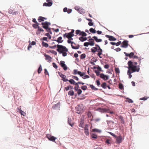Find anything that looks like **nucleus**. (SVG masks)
<instances>
[{
  "mask_svg": "<svg viewBox=\"0 0 149 149\" xmlns=\"http://www.w3.org/2000/svg\"><path fill=\"white\" fill-rule=\"evenodd\" d=\"M119 119L120 120L121 122L122 123H124V121L123 119V116H119Z\"/></svg>",
  "mask_w": 149,
  "mask_h": 149,
  "instance_id": "nucleus-33",
  "label": "nucleus"
},
{
  "mask_svg": "<svg viewBox=\"0 0 149 149\" xmlns=\"http://www.w3.org/2000/svg\"><path fill=\"white\" fill-rule=\"evenodd\" d=\"M95 73H96V75L97 76H99V75L100 76V72H98V71L95 70Z\"/></svg>",
  "mask_w": 149,
  "mask_h": 149,
  "instance_id": "nucleus-59",
  "label": "nucleus"
},
{
  "mask_svg": "<svg viewBox=\"0 0 149 149\" xmlns=\"http://www.w3.org/2000/svg\"><path fill=\"white\" fill-rule=\"evenodd\" d=\"M100 77L104 80H106L109 79V76H108L105 75L103 73H101L100 74Z\"/></svg>",
  "mask_w": 149,
  "mask_h": 149,
  "instance_id": "nucleus-10",
  "label": "nucleus"
},
{
  "mask_svg": "<svg viewBox=\"0 0 149 149\" xmlns=\"http://www.w3.org/2000/svg\"><path fill=\"white\" fill-rule=\"evenodd\" d=\"M79 38V40L82 42L84 41L87 40V38Z\"/></svg>",
  "mask_w": 149,
  "mask_h": 149,
  "instance_id": "nucleus-38",
  "label": "nucleus"
},
{
  "mask_svg": "<svg viewBox=\"0 0 149 149\" xmlns=\"http://www.w3.org/2000/svg\"><path fill=\"white\" fill-rule=\"evenodd\" d=\"M84 119L81 118L79 122V126L80 127L83 128L84 126Z\"/></svg>",
  "mask_w": 149,
  "mask_h": 149,
  "instance_id": "nucleus-17",
  "label": "nucleus"
},
{
  "mask_svg": "<svg viewBox=\"0 0 149 149\" xmlns=\"http://www.w3.org/2000/svg\"><path fill=\"white\" fill-rule=\"evenodd\" d=\"M128 41L125 40L123 42L122 44L123 45L126 46V47H127L128 45Z\"/></svg>",
  "mask_w": 149,
  "mask_h": 149,
  "instance_id": "nucleus-28",
  "label": "nucleus"
},
{
  "mask_svg": "<svg viewBox=\"0 0 149 149\" xmlns=\"http://www.w3.org/2000/svg\"><path fill=\"white\" fill-rule=\"evenodd\" d=\"M41 24L43 28L46 29L47 31L50 32L51 29L49 28V26L51 25V23L50 22L46 21L42 22Z\"/></svg>",
  "mask_w": 149,
  "mask_h": 149,
  "instance_id": "nucleus-3",
  "label": "nucleus"
},
{
  "mask_svg": "<svg viewBox=\"0 0 149 149\" xmlns=\"http://www.w3.org/2000/svg\"><path fill=\"white\" fill-rule=\"evenodd\" d=\"M70 88L71 89H72L73 88L72 87L69 86L67 87H65V89L66 90L68 91L69 90Z\"/></svg>",
  "mask_w": 149,
  "mask_h": 149,
  "instance_id": "nucleus-45",
  "label": "nucleus"
},
{
  "mask_svg": "<svg viewBox=\"0 0 149 149\" xmlns=\"http://www.w3.org/2000/svg\"><path fill=\"white\" fill-rule=\"evenodd\" d=\"M82 92V91L80 89H79L77 90V93L78 95H80Z\"/></svg>",
  "mask_w": 149,
  "mask_h": 149,
  "instance_id": "nucleus-54",
  "label": "nucleus"
},
{
  "mask_svg": "<svg viewBox=\"0 0 149 149\" xmlns=\"http://www.w3.org/2000/svg\"><path fill=\"white\" fill-rule=\"evenodd\" d=\"M89 31L92 33H95L96 31V30L95 29L92 28H91L89 30Z\"/></svg>",
  "mask_w": 149,
  "mask_h": 149,
  "instance_id": "nucleus-35",
  "label": "nucleus"
},
{
  "mask_svg": "<svg viewBox=\"0 0 149 149\" xmlns=\"http://www.w3.org/2000/svg\"><path fill=\"white\" fill-rule=\"evenodd\" d=\"M29 44L28 47V49L29 50L30 49L31 47V45H35L36 44V42L34 41H33L31 43L30 41H29Z\"/></svg>",
  "mask_w": 149,
  "mask_h": 149,
  "instance_id": "nucleus-12",
  "label": "nucleus"
},
{
  "mask_svg": "<svg viewBox=\"0 0 149 149\" xmlns=\"http://www.w3.org/2000/svg\"><path fill=\"white\" fill-rule=\"evenodd\" d=\"M70 83L72 84H74V81L73 79H71L68 81Z\"/></svg>",
  "mask_w": 149,
  "mask_h": 149,
  "instance_id": "nucleus-42",
  "label": "nucleus"
},
{
  "mask_svg": "<svg viewBox=\"0 0 149 149\" xmlns=\"http://www.w3.org/2000/svg\"><path fill=\"white\" fill-rule=\"evenodd\" d=\"M122 141V137L120 136L116 138V142L117 143H119Z\"/></svg>",
  "mask_w": 149,
  "mask_h": 149,
  "instance_id": "nucleus-13",
  "label": "nucleus"
},
{
  "mask_svg": "<svg viewBox=\"0 0 149 149\" xmlns=\"http://www.w3.org/2000/svg\"><path fill=\"white\" fill-rule=\"evenodd\" d=\"M19 113H20L21 115H23L24 116H25L26 115V113L22 110L19 111Z\"/></svg>",
  "mask_w": 149,
  "mask_h": 149,
  "instance_id": "nucleus-40",
  "label": "nucleus"
},
{
  "mask_svg": "<svg viewBox=\"0 0 149 149\" xmlns=\"http://www.w3.org/2000/svg\"><path fill=\"white\" fill-rule=\"evenodd\" d=\"M45 75H49V73L46 69H45Z\"/></svg>",
  "mask_w": 149,
  "mask_h": 149,
  "instance_id": "nucleus-51",
  "label": "nucleus"
},
{
  "mask_svg": "<svg viewBox=\"0 0 149 149\" xmlns=\"http://www.w3.org/2000/svg\"><path fill=\"white\" fill-rule=\"evenodd\" d=\"M128 69L127 74L129 76V78L130 79L132 77L131 73L135 72H139L140 70V66L138 65L137 62L130 61L128 62Z\"/></svg>",
  "mask_w": 149,
  "mask_h": 149,
  "instance_id": "nucleus-1",
  "label": "nucleus"
},
{
  "mask_svg": "<svg viewBox=\"0 0 149 149\" xmlns=\"http://www.w3.org/2000/svg\"><path fill=\"white\" fill-rule=\"evenodd\" d=\"M42 70V68L41 66V65H40L39 68L38 69V73H40L41 72Z\"/></svg>",
  "mask_w": 149,
  "mask_h": 149,
  "instance_id": "nucleus-37",
  "label": "nucleus"
},
{
  "mask_svg": "<svg viewBox=\"0 0 149 149\" xmlns=\"http://www.w3.org/2000/svg\"><path fill=\"white\" fill-rule=\"evenodd\" d=\"M88 45H90L88 42H86L84 43V46L86 47H88Z\"/></svg>",
  "mask_w": 149,
  "mask_h": 149,
  "instance_id": "nucleus-50",
  "label": "nucleus"
},
{
  "mask_svg": "<svg viewBox=\"0 0 149 149\" xmlns=\"http://www.w3.org/2000/svg\"><path fill=\"white\" fill-rule=\"evenodd\" d=\"M43 6H49L48 3H44Z\"/></svg>",
  "mask_w": 149,
  "mask_h": 149,
  "instance_id": "nucleus-64",
  "label": "nucleus"
},
{
  "mask_svg": "<svg viewBox=\"0 0 149 149\" xmlns=\"http://www.w3.org/2000/svg\"><path fill=\"white\" fill-rule=\"evenodd\" d=\"M97 110L98 111L101 112L102 113H109V108H99Z\"/></svg>",
  "mask_w": 149,
  "mask_h": 149,
  "instance_id": "nucleus-5",
  "label": "nucleus"
},
{
  "mask_svg": "<svg viewBox=\"0 0 149 149\" xmlns=\"http://www.w3.org/2000/svg\"><path fill=\"white\" fill-rule=\"evenodd\" d=\"M148 97H143L141 98L140 99V100H147V99L148 98Z\"/></svg>",
  "mask_w": 149,
  "mask_h": 149,
  "instance_id": "nucleus-44",
  "label": "nucleus"
},
{
  "mask_svg": "<svg viewBox=\"0 0 149 149\" xmlns=\"http://www.w3.org/2000/svg\"><path fill=\"white\" fill-rule=\"evenodd\" d=\"M88 116L89 117H91V116H92V114L90 112H88V113L87 114Z\"/></svg>",
  "mask_w": 149,
  "mask_h": 149,
  "instance_id": "nucleus-60",
  "label": "nucleus"
},
{
  "mask_svg": "<svg viewBox=\"0 0 149 149\" xmlns=\"http://www.w3.org/2000/svg\"><path fill=\"white\" fill-rule=\"evenodd\" d=\"M115 71L116 73H119L120 72L119 69L118 68H115Z\"/></svg>",
  "mask_w": 149,
  "mask_h": 149,
  "instance_id": "nucleus-41",
  "label": "nucleus"
},
{
  "mask_svg": "<svg viewBox=\"0 0 149 149\" xmlns=\"http://www.w3.org/2000/svg\"><path fill=\"white\" fill-rule=\"evenodd\" d=\"M97 52H98V53L97 54V55L100 58H102V57L101 56V55L102 54V50L101 51L97 50Z\"/></svg>",
  "mask_w": 149,
  "mask_h": 149,
  "instance_id": "nucleus-25",
  "label": "nucleus"
},
{
  "mask_svg": "<svg viewBox=\"0 0 149 149\" xmlns=\"http://www.w3.org/2000/svg\"><path fill=\"white\" fill-rule=\"evenodd\" d=\"M91 52L94 53L97 51V48L96 47H93L91 49Z\"/></svg>",
  "mask_w": 149,
  "mask_h": 149,
  "instance_id": "nucleus-32",
  "label": "nucleus"
},
{
  "mask_svg": "<svg viewBox=\"0 0 149 149\" xmlns=\"http://www.w3.org/2000/svg\"><path fill=\"white\" fill-rule=\"evenodd\" d=\"M68 38V43H71V46L73 49H74V46H73L72 45V44L73 43V42H71V40H73L72 38Z\"/></svg>",
  "mask_w": 149,
  "mask_h": 149,
  "instance_id": "nucleus-20",
  "label": "nucleus"
},
{
  "mask_svg": "<svg viewBox=\"0 0 149 149\" xmlns=\"http://www.w3.org/2000/svg\"><path fill=\"white\" fill-rule=\"evenodd\" d=\"M92 132H96L98 133H100L101 131L100 130L96 128H95L92 130Z\"/></svg>",
  "mask_w": 149,
  "mask_h": 149,
  "instance_id": "nucleus-23",
  "label": "nucleus"
},
{
  "mask_svg": "<svg viewBox=\"0 0 149 149\" xmlns=\"http://www.w3.org/2000/svg\"><path fill=\"white\" fill-rule=\"evenodd\" d=\"M107 85L106 84L105 82L103 83L102 84H101V86L104 88L105 89L107 87Z\"/></svg>",
  "mask_w": 149,
  "mask_h": 149,
  "instance_id": "nucleus-34",
  "label": "nucleus"
},
{
  "mask_svg": "<svg viewBox=\"0 0 149 149\" xmlns=\"http://www.w3.org/2000/svg\"><path fill=\"white\" fill-rule=\"evenodd\" d=\"M52 65L53 67L55 68V69H57V66L56 64L54 63H52Z\"/></svg>",
  "mask_w": 149,
  "mask_h": 149,
  "instance_id": "nucleus-48",
  "label": "nucleus"
},
{
  "mask_svg": "<svg viewBox=\"0 0 149 149\" xmlns=\"http://www.w3.org/2000/svg\"><path fill=\"white\" fill-rule=\"evenodd\" d=\"M8 13L10 14H12L13 15H16L18 13V11H15L14 10L12 9H10L9 10Z\"/></svg>",
  "mask_w": 149,
  "mask_h": 149,
  "instance_id": "nucleus-11",
  "label": "nucleus"
},
{
  "mask_svg": "<svg viewBox=\"0 0 149 149\" xmlns=\"http://www.w3.org/2000/svg\"><path fill=\"white\" fill-rule=\"evenodd\" d=\"M94 68H97V70L99 71H102L101 68L99 66H98L97 67H94Z\"/></svg>",
  "mask_w": 149,
  "mask_h": 149,
  "instance_id": "nucleus-53",
  "label": "nucleus"
},
{
  "mask_svg": "<svg viewBox=\"0 0 149 149\" xmlns=\"http://www.w3.org/2000/svg\"><path fill=\"white\" fill-rule=\"evenodd\" d=\"M42 45L43 46L45 47H47L48 46V45L47 43H45L43 41L42 42Z\"/></svg>",
  "mask_w": 149,
  "mask_h": 149,
  "instance_id": "nucleus-27",
  "label": "nucleus"
},
{
  "mask_svg": "<svg viewBox=\"0 0 149 149\" xmlns=\"http://www.w3.org/2000/svg\"><path fill=\"white\" fill-rule=\"evenodd\" d=\"M75 10H77L79 13L80 14H83L84 13V10L80 8H78V7H75Z\"/></svg>",
  "mask_w": 149,
  "mask_h": 149,
  "instance_id": "nucleus-15",
  "label": "nucleus"
},
{
  "mask_svg": "<svg viewBox=\"0 0 149 149\" xmlns=\"http://www.w3.org/2000/svg\"><path fill=\"white\" fill-rule=\"evenodd\" d=\"M47 18H45V17H41V16H40L38 17V21L39 22H40L41 21H44L45 20V19H46Z\"/></svg>",
  "mask_w": 149,
  "mask_h": 149,
  "instance_id": "nucleus-21",
  "label": "nucleus"
},
{
  "mask_svg": "<svg viewBox=\"0 0 149 149\" xmlns=\"http://www.w3.org/2000/svg\"><path fill=\"white\" fill-rule=\"evenodd\" d=\"M38 31L42 32H43L44 31L39 26L38 28Z\"/></svg>",
  "mask_w": 149,
  "mask_h": 149,
  "instance_id": "nucleus-58",
  "label": "nucleus"
},
{
  "mask_svg": "<svg viewBox=\"0 0 149 149\" xmlns=\"http://www.w3.org/2000/svg\"><path fill=\"white\" fill-rule=\"evenodd\" d=\"M90 87L92 89L95 91L98 90V89L95 88L93 85H90Z\"/></svg>",
  "mask_w": 149,
  "mask_h": 149,
  "instance_id": "nucleus-29",
  "label": "nucleus"
},
{
  "mask_svg": "<svg viewBox=\"0 0 149 149\" xmlns=\"http://www.w3.org/2000/svg\"><path fill=\"white\" fill-rule=\"evenodd\" d=\"M91 137L93 139H97V136L95 134L92 133L91 136Z\"/></svg>",
  "mask_w": 149,
  "mask_h": 149,
  "instance_id": "nucleus-26",
  "label": "nucleus"
},
{
  "mask_svg": "<svg viewBox=\"0 0 149 149\" xmlns=\"http://www.w3.org/2000/svg\"><path fill=\"white\" fill-rule=\"evenodd\" d=\"M84 133L85 134L87 135L88 136L89 134V132L88 131V130H84Z\"/></svg>",
  "mask_w": 149,
  "mask_h": 149,
  "instance_id": "nucleus-36",
  "label": "nucleus"
},
{
  "mask_svg": "<svg viewBox=\"0 0 149 149\" xmlns=\"http://www.w3.org/2000/svg\"><path fill=\"white\" fill-rule=\"evenodd\" d=\"M62 38H58L57 42L58 43H61L62 42L63 40H61Z\"/></svg>",
  "mask_w": 149,
  "mask_h": 149,
  "instance_id": "nucleus-47",
  "label": "nucleus"
},
{
  "mask_svg": "<svg viewBox=\"0 0 149 149\" xmlns=\"http://www.w3.org/2000/svg\"><path fill=\"white\" fill-rule=\"evenodd\" d=\"M74 30H72L71 32L68 33H66L65 34H64V36H65L66 35V37H72L74 36V34H73V33H74Z\"/></svg>",
  "mask_w": 149,
  "mask_h": 149,
  "instance_id": "nucleus-8",
  "label": "nucleus"
},
{
  "mask_svg": "<svg viewBox=\"0 0 149 149\" xmlns=\"http://www.w3.org/2000/svg\"><path fill=\"white\" fill-rule=\"evenodd\" d=\"M60 77L62 78V80L64 81H68V80L66 79V77L65 75L63 74L60 75Z\"/></svg>",
  "mask_w": 149,
  "mask_h": 149,
  "instance_id": "nucleus-18",
  "label": "nucleus"
},
{
  "mask_svg": "<svg viewBox=\"0 0 149 149\" xmlns=\"http://www.w3.org/2000/svg\"><path fill=\"white\" fill-rule=\"evenodd\" d=\"M57 51L60 54L62 53L63 56H66L67 55L66 52L68 51L67 49L65 47L62 45H57Z\"/></svg>",
  "mask_w": 149,
  "mask_h": 149,
  "instance_id": "nucleus-2",
  "label": "nucleus"
},
{
  "mask_svg": "<svg viewBox=\"0 0 149 149\" xmlns=\"http://www.w3.org/2000/svg\"><path fill=\"white\" fill-rule=\"evenodd\" d=\"M88 125H85V126L84 127V130H88Z\"/></svg>",
  "mask_w": 149,
  "mask_h": 149,
  "instance_id": "nucleus-56",
  "label": "nucleus"
},
{
  "mask_svg": "<svg viewBox=\"0 0 149 149\" xmlns=\"http://www.w3.org/2000/svg\"><path fill=\"white\" fill-rule=\"evenodd\" d=\"M46 1L48 3L49 6H51L52 4V1L51 0H47Z\"/></svg>",
  "mask_w": 149,
  "mask_h": 149,
  "instance_id": "nucleus-24",
  "label": "nucleus"
},
{
  "mask_svg": "<svg viewBox=\"0 0 149 149\" xmlns=\"http://www.w3.org/2000/svg\"><path fill=\"white\" fill-rule=\"evenodd\" d=\"M39 24L38 23H37H37H35V24H33V25L32 26H33V27H34V28H35V29H36L37 28H38L39 26H38Z\"/></svg>",
  "mask_w": 149,
  "mask_h": 149,
  "instance_id": "nucleus-30",
  "label": "nucleus"
},
{
  "mask_svg": "<svg viewBox=\"0 0 149 149\" xmlns=\"http://www.w3.org/2000/svg\"><path fill=\"white\" fill-rule=\"evenodd\" d=\"M76 34H79V36H85L87 35L84 32L81 31L80 30H77L76 31Z\"/></svg>",
  "mask_w": 149,
  "mask_h": 149,
  "instance_id": "nucleus-6",
  "label": "nucleus"
},
{
  "mask_svg": "<svg viewBox=\"0 0 149 149\" xmlns=\"http://www.w3.org/2000/svg\"><path fill=\"white\" fill-rule=\"evenodd\" d=\"M81 88L83 90H85L87 89V87L86 86H81Z\"/></svg>",
  "mask_w": 149,
  "mask_h": 149,
  "instance_id": "nucleus-46",
  "label": "nucleus"
},
{
  "mask_svg": "<svg viewBox=\"0 0 149 149\" xmlns=\"http://www.w3.org/2000/svg\"><path fill=\"white\" fill-rule=\"evenodd\" d=\"M68 94L69 95L72 96L74 94V92L72 90H71L69 91L68 92Z\"/></svg>",
  "mask_w": 149,
  "mask_h": 149,
  "instance_id": "nucleus-31",
  "label": "nucleus"
},
{
  "mask_svg": "<svg viewBox=\"0 0 149 149\" xmlns=\"http://www.w3.org/2000/svg\"><path fill=\"white\" fill-rule=\"evenodd\" d=\"M114 50L116 51L117 52H119L121 50V49L120 48H117L114 49Z\"/></svg>",
  "mask_w": 149,
  "mask_h": 149,
  "instance_id": "nucleus-63",
  "label": "nucleus"
},
{
  "mask_svg": "<svg viewBox=\"0 0 149 149\" xmlns=\"http://www.w3.org/2000/svg\"><path fill=\"white\" fill-rule=\"evenodd\" d=\"M86 55L85 54H82L81 55L80 58L81 59H83L85 58Z\"/></svg>",
  "mask_w": 149,
  "mask_h": 149,
  "instance_id": "nucleus-43",
  "label": "nucleus"
},
{
  "mask_svg": "<svg viewBox=\"0 0 149 149\" xmlns=\"http://www.w3.org/2000/svg\"><path fill=\"white\" fill-rule=\"evenodd\" d=\"M95 41L97 42H101L102 40L101 39H98L97 38H94Z\"/></svg>",
  "mask_w": 149,
  "mask_h": 149,
  "instance_id": "nucleus-39",
  "label": "nucleus"
},
{
  "mask_svg": "<svg viewBox=\"0 0 149 149\" xmlns=\"http://www.w3.org/2000/svg\"><path fill=\"white\" fill-rule=\"evenodd\" d=\"M124 53L126 56H129L130 58H133L134 55V52H131L129 54H127L125 52H124Z\"/></svg>",
  "mask_w": 149,
  "mask_h": 149,
  "instance_id": "nucleus-14",
  "label": "nucleus"
},
{
  "mask_svg": "<svg viewBox=\"0 0 149 149\" xmlns=\"http://www.w3.org/2000/svg\"><path fill=\"white\" fill-rule=\"evenodd\" d=\"M75 110H76L75 112L76 113L78 114L80 113L83 111L82 106L80 105H78L75 108Z\"/></svg>",
  "mask_w": 149,
  "mask_h": 149,
  "instance_id": "nucleus-4",
  "label": "nucleus"
},
{
  "mask_svg": "<svg viewBox=\"0 0 149 149\" xmlns=\"http://www.w3.org/2000/svg\"><path fill=\"white\" fill-rule=\"evenodd\" d=\"M77 73L80 75L81 77L83 76L85 74V73L84 72H81L80 71H78L77 72V71L75 70V74Z\"/></svg>",
  "mask_w": 149,
  "mask_h": 149,
  "instance_id": "nucleus-19",
  "label": "nucleus"
},
{
  "mask_svg": "<svg viewBox=\"0 0 149 149\" xmlns=\"http://www.w3.org/2000/svg\"><path fill=\"white\" fill-rule=\"evenodd\" d=\"M110 140L109 139H107L106 141V143H108V144H110Z\"/></svg>",
  "mask_w": 149,
  "mask_h": 149,
  "instance_id": "nucleus-61",
  "label": "nucleus"
},
{
  "mask_svg": "<svg viewBox=\"0 0 149 149\" xmlns=\"http://www.w3.org/2000/svg\"><path fill=\"white\" fill-rule=\"evenodd\" d=\"M89 76L88 75H86L84 76L83 77H82V78L84 79H87L89 78Z\"/></svg>",
  "mask_w": 149,
  "mask_h": 149,
  "instance_id": "nucleus-52",
  "label": "nucleus"
},
{
  "mask_svg": "<svg viewBox=\"0 0 149 149\" xmlns=\"http://www.w3.org/2000/svg\"><path fill=\"white\" fill-rule=\"evenodd\" d=\"M127 101L129 103H132L133 102V101L131 99H128Z\"/></svg>",
  "mask_w": 149,
  "mask_h": 149,
  "instance_id": "nucleus-55",
  "label": "nucleus"
},
{
  "mask_svg": "<svg viewBox=\"0 0 149 149\" xmlns=\"http://www.w3.org/2000/svg\"><path fill=\"white\" fill-rule=\"evenodd\" d=\"M47 137L49 140L52 141L53 142L55 141V140L57 139L56 137L53 136H52L50 134H47Z\"/></svg>",
  "mask_w": 149,
  "mask_h": 149,
  "instance_id": "nucleus-7",
  "label": "nucleus"
},
{
  "mask_svg": "<svg viewBox=\"0 0 149 149\" xmlns=\"http://www.w3.org/2000/svg\"><path fill=\"white\" fill-rule=\"evenodd\" d=\"M110 41H115L116 40V38H108Z\"/></svg>",
  "mask_w": 149,
  "mask_h": 149,
  "instance_id": "nucleus-49",
  "label": "nucleus"
},
{
  "mask_svg": "<svg viewBox=\"0 0 149 149\" xmlns=\"http://www.w3.org/2000/svg\"><path fill=\"white\" fill-rule=\"evenodd\" d=\"M45 57V59L48 60L49 61H50L52 59V58L49 55L45 54L44 55Z\"/></svg>",
  "mask_w": 149,
  "mask_h": 149,
  "instance_id": "nucleus-22",
  "label": "nucleus"
},
{
  "mask_svg": "<svg viewBox=\"0 0 149 149\" xmlns=\"http://www.w3.org/2000/svg\"><path fill=\"white\" fill-rule=\"evenodd\" d=\"M96 82L97 85L98 86H99L100 84V81L99 80H97L96 81Z\"/></svg>",
  "mask_w": 149,
  "mask_h": 149,
  "instance_id": "nucleus-57",
  "label": "nucleus"
},
{
  "mask_svg": "<svg viewBox=\"0 0 149 149\" xmlns=\"http://www.w3.org/2000/svg\"><path fill=\"white\" fill-rule=\"evenodd\" d=\"M121 43V41H119L118 42H117V43H116V46H118L119 45H120Z\"/></svg>",
  "mask_w": 149,
  "mask_h": 149,
  "instance_id": "nucleus-62",
  "label": "nucleus"
},
{
  "mask_svg": "<svg viewBox=\"0 0 149 149\" xmlns=\"http://www.w3.org/2000/svg\"><path fill=\"white\" fill-rule=\"evenodd\" d=\"M60 65L65 70H66L67 69V67L65 64L64 61H61L60 62Z\"/></svg>",
  "mask_w": 149,
  "mask_h": 149,
  "instance_id": "nucleus-9",
  "label": "nucleus"
},
{
  "mask_svg": "<svg viewBox=\"0 0 149 149\" xmlns=\"http://www.w3.org/2000/svg\"><path fill=\"white\" fill-rule=\"evenodd\" d=\"M88 43L90 46H93L94 45V40L92 38H91L88 40Z\"/></svg>",
  "mask_w": 149,
  "mask_h": 149,
  "instance_id": "nucleus-16",
  "label": "nucleus"
}]
</instances>
